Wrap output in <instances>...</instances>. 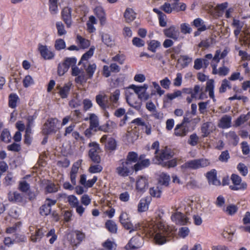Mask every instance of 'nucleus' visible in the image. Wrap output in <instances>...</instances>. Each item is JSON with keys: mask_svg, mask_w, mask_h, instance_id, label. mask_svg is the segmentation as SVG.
<instances>
[{"mask_svg": "<svg viewBox=\"0 0 250 250\" xmlns=\"http://www.w3.org/2000/svg\"><path fill=\"white\" fill-rule=\"evenodd\" d=\"M153 11L158 14L160 26L165 27L167 26V21H166V15L161 10L157 8H154Z\"/></svg>", "mask_w": 250, "mask_h": 250, "instance_id": "obj_30", "label": "nucleus"}, {"mask_svg": "<svg viewBox=\"0 0 250 250\" xmlns=\"http://www.w3.org/2000/svg\"><path fill=\"white\" fill-rule=\"evenodd\" d=\"M0 139L2 141L7 143L10 141V134L7 129H4L2 130L0 135Z\"/></svg>", "mask_w": 250, "mask_h": 250, "instance_id": "obj_49", "label": "nucleus"}, {"mask_svg": "<svg viewBox=\"0 0 250 250\" xmlns=\"http://www.w3.org/2000/svg\"><path fill=\"white\" fill-rule=\"evenodd\" d=\"M38 229L42 234V235H43V236L45 235L47 238L51 237V238L49 240V242L50 244H53L57 239L58 236L55 233V230L54 229H51L48 232H47V231L48 229L47 227H42L40 228H38Z\"/></svg>", "mask_w": 250, "mask_h": 250, "instance_id": "obj_12", "label": "nucleus"}, {"mask_svg": "<svg viewBox=\"0 0 250 250\" xmlns=\"http://www.w3.org/2000/svg\"><path fill=\"white\" fill-rule=\"evenodd\" d=\"M102 39L103 42L108 46H111L114 44L111 37L108 34H103Z\"/></svg>", "mask_w": 250, "mask_h": 250, "instance_id": "obj_50", "label": "nucleus"}, {"mask_svg": "<svg viewBox=\"0 0 250 250\" xmlns=\"http://www.w3.org/2000/svg\"><path fill=\"white\" fill-rule=\"evenodd\" d=\"M18 99L19 97L16 94L11 93L9 96V106L12 108H15Z\"/></svg>", "mask_w": 250, "mask_h": 250, "instance_id": "obj_45", "label": "nucleus"}, {"mask_svg": "<svg viewBox=\"0 0 250 250\" xmlns=\"http://www.w3.org/2000/svg\"><path fill=\"white\" fill-rule=\"evenodd\" d=\"M95 12L100 21L101 24L104 25L105 23V14L103 8L101 6L95 8Z\"/></svg>", "mask_w": 250, "mask_h": 250, "instance_id": "obj_29", "label": "nucleus"}, {"mask_svg": "<svg viewBox=\"0 0 250 250\" xmlns=\"http://www.w3.org/2000/svg\"><path fill=\"white\" fill-rule=\"evenodd\" d=\"M120 96V91L119 89L115 90L113 92L111 93L110 96L108 98V104L109 108L115 109L119 105V98Z\"/></svg>", "mask_w": 250, "mask_h": 250, "instance_id": "obj_11", "label": "nucleus"}, {"mask_svg": "<svg viewBox=\"0 0 250 250\" xmlns=\"http://www.w3.org/2000/svg\"><path fill=\"white\" fill-rule=\"evenodd\" d=\"M106 229L112 233H116L117 231V225L116 223L111 220H107L105 224Z\"/></svg>", "mask_w": 250, "mask_h": 250, "instance_id": "obj_32", "label": "nucleus"}, {"mask_svg": "<svg viewBox=\"0 0 250 250\" xmlns=\"http://www.w3.org/2000/svg\"><path fill=\"white\" fill-rule=\"evenodd\" d=\"M7 149L11 151L19 152L21 149V145L16 143H14L7 146Z\"/></svg>", "mask_w": 250, "mask_h": 250, "instance_id": "obj_64", "label": "nucleus"}, {"mask_svg": "<svg viewBox=\"0 0 250 250\" xmlns=\"http://www.w3.org/2000/svg\"><path fill=\"white\" fill-rule=\"evenodd\" d=\"M76 62L77 60L75 58H67L65 59L63 63L67 67V69H68L70 66H72V67L75 66Z\"/></svg>", "mask_w": 250, "mask_h": 250, "instance_id": "obj_63", "label": "nucleus"}, {"mask_svg": "<svg viewBox=\"0 0 250 250\" xmlns=\"http://www.w3.org/2000/svg\"><path fill=\"white\" fill-rule=\"evenodd\" d=\"M76 42L83 49L87 48L90 46V42L80 35H77Z\"/></svg>", "mask_w": 250, "mask_h": 250, "instance_id": "obj_35", "label": "nucleus"}, {"mask_svg": "<svg viewBox=\"0 0 250 250\" xmlns=\"http://www.w3.org/2000/svg\"><path fill=\"white\" fill-rule=\"evenodd\" d=\"M160 8L167 14H170L173 11L172 5L168 2H165L164 4L160 6Z\"/></svg>", "mask_w": 250, "mask_h": 250, "instance_id": "obj_60", "label": "nucleus"}, {"mask_svg": "<svg viewBox=\"0 0 250 250\" xmlns=\"http://www.w3.org/2000/svg\"><path fill=\"white\" fill-rule=\"evenodd\" d=\"M43 235L37 229L35 233H32L30 236L31 240L34 243H36L41 241Z\"/></svg>", "mask_w": 250, "mask_h": 250, "instance_id": "obj_46", "label": "nucleus"}, {"mask_svg": "<svg viewBox=\"0 0 250 250\" xmlns=\"http://www.w3.org/2000/svg\"><path fill=\"white\" fill-rule=\"evenodd\" d=\"M149 193L153 197L159 198L161 196V190L158 187H153L150 188Z\"/></svg>", "mask_w": 250, "mask_h": 250, "instance_id": "obj_57", "label": "nucleus"}, {"mask_svg": "<svg viewBox=\"0 0 250 250\" xmlns=\"http://www.w3.org/2000/svg\"><path fill=\"white\" fill-rule=\"evenodd\" d=\"M192 25L197 28V29H203V30L205 31L208 28L207 27L204 21L200 18L195 19L192 22Z\"/></svg>", "mask_w": 250, "mask_h": 250, "instance_id": "obj_40", "label": "nucleus"}, {"mask_svg": "<svg viewBox=\"0 0 250 250\" xmlns=\"http://www.w3.org/2000/svg\"><path fill=\"white\" fill-rule=\"evenodd\" d=\"M8 198L10 201L14 202H22L23 200V195L17 191L9 192Z\"/></svg>", "mask_w": 250, "mask_h": 250, "instance_id": "obj_24", "label": "nucleus"}, {"mask_svg": "<svg viewBox=\"0 0 250 250\" xmlns=\"http://www.w3.org/2000/svg\"><path fill=\"white\" fill-rule=\"evenodd\" d=\"M223 210L228 214L232 215L237 211L238 207L235 205L231 204L228 206L226 208H224Z\"/></svg>", "mask_w": 250, "mask_h": 250, "instance_id": "obj_48", "label": "nucleus"}, {"mask_svg": "<svg viewBox=\"0 0 250 250\" xmlns=\"http://www.w3.org/2000/svg\"><path fill=\"white\" fill-rule=\"evenodd\" d=\"M228 53V51L227 49H224L222 52H221L220 49L217 50L213 58V60L215 61L217 63H218L220 60L226 57Z\"/></svg>", "mask_w": 250, "mask_h": 250, "instance_id": "obj_36", "label": "nucleus"}, {"mask_svg": "<svg viewBox=\"0 0 250 250\" xmlns=\"http://www.w3.org/2000/svg\"><path fill=\"white\" fill-rule=\"evenodd\" d=\"M149 202L146 198L140 200L138 205V211L140 212L146 211L148 208Z\"/></svg>", "mask_w": 250, "mask_h": 250, "instance_id": "obj_34", "label": "nucleus"}, {"mask_svg": "<svg viewBox=\"0 0 250 250\" xmlns=\"http://www.w3.org/2000/svg\"><path fill=\"white\" fill-rule=\"evenodd\" d=\"M231 88V85L230 82L227 79H224L222 81L221 85L219 88L220 93H224L226 91L227 88Z\"/></svg>", "mask_w": 250, "mask_h": 250, "instance_id": "obj_53", "label": "nucleus"}, {"mask_svg": "<svg viewBox=\"0 0 250 250\" xmlns=\"http://www.w3.org/2000/svg\"><path fill=\"white\" fill-rule=\"evenodd\" d=\"M210 165V161L206 158L192 159L187 161L181 166L183 169L196 170L205 168Z\"/></svg>", "mask_w": 250, "mask_h": 250, "instance_id": "obj_2", "label": "nucleus"}, {"mask_svg": "<svg viewBox=\"0 0 250 250\" xmlns=\"http://www.w3.org/2000/svg\"><path fill=\"white\" fill-rule=\"evenodd\" d=\"M120 223L125 229L129 230V232L136 230L138 229L136 226H134L133 225V224L130 222L129 218L123 222H120Z\"/></svg>", "mask_w": 250, "mask_h": 250, "instance_id": "obj_43", "label": "nucleus"}, {"mask_svg": "<svg viewBox=\"0 0 250 250\" xmlns=\"http://www.w3.org/2000/svg\"><path fill=\"white\" fill-rule=\"evenodd\" d=\"M143 238L140 236L132 237L127 245L130 249H136L140 248L143 244Z\"/></svg>", "mask_w": 250, "mask_h": 250, "instance_id": "obj_19", "label": "nucleus"}, {"mask_svg": "<svg viewBox=\"0 0 250 250\" xmlns=\"http://www.w3.org/2000/svg\"><path fill=\"white\" fill-rule=\"evenodd\" d=\"M59 186L52 182H48L45 187V191L46 193H55L58 191Z\"/></svg>", "mask_w": 250, "mask_h": 250, "instance_id": "obj_38", "label": "nucleus"}, {"mask_svg": "<svg viewBox=\"0 0 250 250\" xmlns=\"http://www.w3.org/2000/svg\"><path fill=\"white\" fill-rule=\"evenodd\" d=\"M163 33L166 37L172 39L175 41L179 39L180 34L178 28L174 25L164 29Z\"/></svg>", "mask_w": 250, "mask_h": 250, "instance_id": "obj_10", "label": "nucleus"}, {"mask_svg": "<svg viewBox=\"0 0 250 250\" xmlns=\"http://www.w3.org/2000/svg\"><path fill=\"white\" fill-rule=\"evenodd\" d=\"M60 121L57 118H50L47 120L43 125L42 133L45 135H47L51 133H55L59 127Z\"/></svg>", "mask_w": 250, "mask_h": 250, "instance_id": "obj_7", "label": "nucleus"}, {"mask_svg": "<svg viewBox=\"0 0 250 250\" xmlns=\"http://www.w3.org/2000/svg\"><path fill=\"white\" fill-rule=\"evenodd\" d=\"M207 177L210 185L219 186L221 184L220 181L217 178V173L215 169L207 172Z\"/></svg>", "mask_w": 250, "mask_h": 250, "instance_id": "obj_20", "label": "nucleus"}, {"mask_svg": "<svg viewBox=\"0 0 250 250\" xmlns=\"http://www.w3.org/2000/svg\"><path fill=\"white\" fill-rule=\"evenodd\" d=\"M105 147L110 150H115L116 147V142L115 139L112 138H109L105 144Z\"/></svg>", "mask_w": 250, "mask_h": 250, "instance_id": "obj_54", "label": "nucleus"}, {"mask_svg": "<svg viewBox=\"0 0 250 250\" xmlns=\"http://www.w3.org/2000/svg\"><path fill=\"white\" fill-rule=\"evenodd\" d=\"M231 118L229 116L225 115L220 120L219 126L222 128H227L231 126Z\"/></svg>", "mask_w": 250, "mask_h": 250, "instance_id": "obj_27", "label": "nucleus"}, {"mask_svg": "<svg viewBox=\"0 0 250 250\" xmlns=\"http://www.w3.org/2000/svg\"><path fill=\"white\" fill-rule=\"evenodd\" d=\"M58 196L60 198H66L67 202L72 208H75L79 204L77 198L74 195H67L65 193H62L59 194Z\"/></svg>", "mask_w": 250, "mask_h": 250, "instance_id": "obj_22", "label": "nucleus"}, {"mask_svg": "<svg viewBox=\"0 0 250 250\" xmlns=\"http://www.w3.org/2000/svg\"><path fill=\"white\" fill-rule=\"evenodd\" d=\"M148 181L146 177L138 176L136 181V188L138 191L144 192L148 187Z\"/></svg>", "mask_w": 250, "mask_h": 250, "instance_id": "obj_15", "label": "nucleus"}, {"mask_svg": "<svg viewBox=\"0 0 250 250\" xmlns=\"http://www.w3.org/2000/svg\"><path fill=\"white\" fill-rule=\"evenodd\" d=\"M88 146L90 147L88 152L89 158L93 162L99 164L101 162L99 154L101 152L99 145L95 142H92L89 143Z\"/></svg>", "mask_w": 250, "mask_h": 250, "instance_id": "obj_6", "label": "nucleus"}, {"mask_svg": "<svg viewBox=\"0 0 250 250\" xmlns=\"http://www.w3.org/2000/svg\"><path fill=\"white\" fill-rule=\"evenodd\" d=\"M199 141V138L196 133H193L189 136L188 143L191 146H196Z\"/></svg>", "mask_w": 250, "mask_h": 250, "instance_id": "obj_47", "label": "nucleus"}, {"mask_svg": "<svg viewBox=\"0 0 250 250\" xmlns=\"http://www.w3.org/2000/svg\"><path fill=\"white\" fill-rule=\"evenodd\" d=\"M71 87V84L67 83L63 86H57V88L59 90L58 93L62 99L66 98L69 93Z\"/></svg>", "mask_w": 250, "mask_h": 250, "instance_id": "obj_21", "label": "nucleus"}, {"mask_svg": "<svg viewBox=\"0 0 250 250\" xmlns=\"http://www.w3.org/2000/svg\"><path fill=\"white\" fill-rule=\"evenodd\" d=\"M96 101L98 104L103 109L109 108L108 97L105 94H98L96 96Z\"/></svg>", "mask_w": 250, "mask_h": 250, "instance_id": "obj_17", "label": "nucleus"}, {"mask_svg": "<svg viewBox=\"0 0 250 250\" xmlns=\"http://www.w3.org/2000/svg\"><path fill=\"white\" fill-rule=\"evenodd\" d=\"M115 172L120 177H127L133 172V166L129 165L124 159H121L118 162Z\"/></svg>", "mask_w": 250, "mask_h": 250, "instance_id": "obj_3", "label": "nucleus"}, {"mask_svg": "<svg viewBox=\"0 0 250 250\" xmlns=\"http://www.w3.org/2000/svg\"><path fill=\"white\" fill-rule=\"evenodd\" d=\"M51 210V208H50V207H48V206H47V205H46L45 204L42 205L39 209L40 214L42 216L48 215V214H50Z\"/></svg>", "mask_w": 250, "mask_h": 250, "instance_id": "obj_51", "label": "nucleus"}, {"mask_svg": "<svg viewBox=\"0 0 250 250\" xmlns=\"http://www.w3.org/2000/svg\"><path fill=\"white\" fill-rule=\"evenodd\" d=\"M79 168V164L78 163H74L71 168L70 173V179L73 185L75 186L77 184L76 177Z\"/></svg>", "mask_w": 250, "mask_h": 250, "instance_id": "obj_23", "label": "nucleus"}, {"mask_svg": "<svg viewBox=\"0 0 250 250\" xmlns=\"http://www.w3.org/2000/svg\"><path fill=\"white\" fill-rule=\"evenodd\" d=\"M250 116V111L246 115H241L235 121V125L236 126H239L249 119Z\"/></svg>", "mask_w": 250, "mask_h": 250, "instance_id": "obj_39", "label": "nucleus"}, {"mask_svg": "<svg viewBox=\"0 0 250 250\" xmlns=\"http://www.w3.org/2000/svg\"><path fill=\"white\" fill-rule=\"evenodd\" d=\"M214 128L215 126L211 122L208 121L203 123L201 128L203 137H207L214 129Z\"/></svg>", "mask_w": 250, "mask_h": 250, "instance_id": "obj_18", "label": "nucleus"}, {"mask_svg": "<svg viewBox=\"0 0 250 250\" xmlns=\"http://www.w3.org/2000/svg\"><path fill=\"white\" fill-rule=\"evenodd\" d=\"M190 131L188 125H184L182 124H178L174 128V134L176 136L184 137Z\"/></svg>", "mask_w": 250, "mask_h": 250, "instance_id": "obj_14", "label": "nucleus"}, {"mask_svg": "<svg viewBox=\"0 0 250 250\" xmlns=\"http://www.w3.org/2000/svg\"><path fill=\"white\" fill-rule=\"evenodd\" d=\"M96 68V65L95 63L89 64L88 67L85 69L87 75L89 78H91L92 77L93 74Z\"/></svg>", "mask_w": 250, "mask_h": 250, "instance_id": "obj_61", "label": "nucleus"}, {"mask_svg": "<svg viewBox=\"0 0 250 250\" xmlns=\"http://www.w3.org/2000/svg\"><path fill=\"white\" fill-rule=\"evenodd\" d=\"M18 188L23 192H26L30 188V185L26 181H21Z\"/></svg>", "mask_w": 250, "mask_h": 250, "instance_id": "obj_56", "label": "nucleus"}, {"mask_svg": "<svg viewBox=\"0 0 250 250\" xmlns=\"http://www.w3.org/2000/svg\"><path fill=\"white\" fill-rule=\"evenodd\" d=\"M94 48L91 47L90 49L85 53L82 57L81 61L78 63V65H80L82 62L83 61H86L89 59L93 55Z\"/></svg>", "mask_w": 250, "mask_h": 250, "instance_id": "obj_58", "label": "nucleus"}, {"mask_svg": "<svg viewBox=\"0 0 250 250\" xmlns=\"http://www.w3.org/2000/svg\"><path fill=\"white\" fill-rule=\"evenodd\" d=\"M103 167L102 166L97 164L96 165H92L90 166L88 169V171L91 173H98L102 171Z\"/></svg>", "mask_w": 250, "mask_h": 250, "instance_id": "obj_55", "label": "nucleus"}, {"mask_svg": "<svg viewBox=\"0 0 250 250\" xmlns=\"http://www.w3.org/2000/svg\"><path fill=\"white\" fill-rule=\"evenodd\" d=\"M214 81L210 80L207 82L206 90L208 92L209 96L212 98L213 101H215L214 95Z\"/></svg>", "mask_w": 250, "mask_h": 250, "instance_id": "obj_33", "label": "nucleus"}, {"mask_svg": "<svg viewBox=\"0 0 250 250\" xmlns=\"http://www.w3.org/2000/svg\"><path fill=\"white\" fill-rule=\"evenodd\" d=\"M56 28L59 36H61L66 33V31L64 29V25L61 21L56 22Z\"/></svg>", "mask_w": 250, "mask_h": 250, "instance_id": "obj_59", "label": "nucleus"}, {"mask_svg": "<svg viewBox=\"0 0 250 250\" xmlns=\"http://www.w3.org/2000/svg\"><path fill=\"white\" fill-rule=\"evenodd\" d=\"M38 49L42 57L44 60H52L55 57V53L52 51L50 47L39 43Z\"/></svg>", "mask_w": 250, "mask_h": 250, "instance_id": "obj_9", "label": "nucleus"}, {"mask_svg": "<svg viewBox=\"0 0 250 250\" xmlns=\"http://www.w3.org/2000/svg\"><path fill=\"white\" fill-rule=\"evenodd\" d=\"M173 156V153L171 149L167 147H165L160 150V152L155 155V159L153 160L155 164L163 165L165 161L170 159Z\"/></svg>", "mask_w": 250, "mask_h": 250, "instance_id": "obj_5", "label": "nucleus"}, {"mask_svg": "<svg viewBox=\"0 0 250 250\" xmlns=\"http://www.w3.org/2000/svg\"><path fill=\"white\" fill-rule=\"evenodd\" d=\"M89 120L90 129L96 130L99 125V121L97 116L94 114H92L90 116Z\"/></svg>", "mask_w": 250, "mask_h": 250, "instance_id": "obj_37", "label": "nucleus"}, {"mask_svg": "<svg viewBox=\"0 0 250 250\" xmlns=\"http://www.w3.org/2000/svg\"><path fill=\"white\" fill-rule=\"evenodd\" d=\"M148 88L147 84L145 83L143 85H136L131 84L129 86L128 88L132 89L138 95V97L141 101H146L150 98V95L146 92Z\"/></svg>", "mask_w": 250, "mask_h": 250, "instance_id": "obj_4", "label": "nucleus"}, {"mask_svg": "<svg viewBox=\"0 0 250 250\" xmlns=\"http://www.w3.org/2000/svg\"><path fill=\"white\" fill-rule=\"evenodd\" d=\"M49 11L52 15H55L58 13V0H49Z\"/></svg>", "mask_w": 250, "mask_h": 250, "instance_id": "obj_41", "label": "nucleus"}, {"mask_svg": "<svg viewBox=\"0 0 250 250\" xmlns=\"http://www.w3.org/2000/svg\"><path fill=\"white\" fill-rule=\"evenodd\" d=\"M136 13L130 8H127L124 14V17L126 22H130L136 18Z\"/></svg>", "mask_w": 250, "mask_h": 250, "instance_id": "obj_25", "label": "nucleus"}, {"mask_svg": "<svg viewBox=\"0 0 250 250\" xmlns=\"http://www.w3.org/2000/svg\"><path fill=\"white\" fill-rule=\"evenodd\" d=\"M226 136L229 142L233 146H236L237 145L239 142V138L234 131H229L226 134Z\"/></svg>", "mask_w": 250, "mask_h": 250, "instance_id": "obj_28", "label": "nucleus"}, {"mask_svg": "<svg viewBox=\"0 0 250 250\" xmlns=\"http://www.w3.org/2000/svg\"><path fill=\"white\" fill-rule=\"evenodd\" d=\"M144 231L150 236H154V240L157 245L165 244L168 241L167 238L173 234L172 229L162 222L151 223L146 225Z\"/></svg>", "mask_w": 250, "mask_h": 250, "instance_id": "obj_1", "label": "nucleus"}, {"mask_svg": "<svg viewBox=\"0 0 250 250\" xmlns=\"http://www.w3.org/2000/svg\"><path fill=\"white\" fill-rule=\"evenodd\" d=\"M74 233L75 234L76 239L78 242L76 243L75 240H71V243L72 245L77 247L83 240H84L85 238V235L84 232H83L82 231L78 230H75Z\"/></svg>", "mask_w": 250, "mask_h": 250, "instance_id": "obj_26", "label": "nucleus"}, {"mask_svg": "<svg viewBox=\"0 0 250 250\" xmlns=\"http://www.w3.org/2000/svg\"><path fill=\"white\" fill-rule=\"evenodd\" d=\"M71 12V9L68 7H64L62 12V19L67 27H70L72 24Z\"/></svg>", "mask_w": 250, "mask_h": 250, "instance_id": "obj_16", "label": "nucleus"}, {"mask_svg": "<svg viewBox=\"0 0 250 250\" xmlns=\"http://www.w3.org/2000/svg\"><path fill=\"white\" fill-rule=\"evenodd\" d=\"M138 161V154L137 153L130 151L129 152L125 161L129 165L133 166V163H136Z\"/></svg>", "mask_w": 250, "mask_h": 250, "instance_id": "obj_31", "label": "nucleus"}, {"mask_svg": "<svg viewBox=\"0 0 250 250\" xmlns=\"http://www.w3.org/2000/svg\"><path fill=\"white\" fill-rule=\"evenodd\" d=\"M235 232L234 229H231V228L227 229L222 232L223 236L227 239L229 241H231L232 239V236Z\"/></svg>", "mask_w": 250, "mask_h": 250, "instance_id": "obj_44", "label": "nucleus"}, {"mask_svg": "<svg viewBox=\"0 0 250 250\" xmlns=\"http://www.w3.org/2000/svg\"><path fill=\"white\" fill-rule=\"evenodd\" d=\"M161 43L160 42L156 40H152L148 44V49L153 52L156 51V49L160 47Z\"/></svg>", "mask_w": 250, "mask_h": 250, "instance_id": "obj_52", "label": "nucleus"}, {"mask_svg": "<svg viewBox=\"0 0 250 250\" xmlns=\"http://www.w3.org/2000/svg\"><path fill=\"white\" fill-rule=\"evenodd\" d=\"M231 180L233 185L229 186V188L233 190H245L247 188V184L246 182H241V178L235 174L231 176Z\"/></svg>", "mask_w": 250, "mask_h": 250, "instance_id": "obj_8", "label": "nucleus"}, {"mask_svg": "<svg viewBox=\"0 0 250 250\" xmlns=\"http://www.w3.org/2000/svg\"><path fill=\"white\" fill-rule=\"evenodd\" d=\"M170 181V177L165 173H162L159 175V182L162 185L167 186Z\"/></svg>", "mask_w": 250, "mask_h": 250, "instance_id": "obj_42", "label": "nucleus"}, {"mask_svg": "<svg viewBox=\"0 0 250 250\" xmlns=\"http://www.w3.org/2000/svg\"><path fill=\"white\" fill-rule=\"evenodd\" d=\"M171 219L176 224L180 225H184L188 222V218L184 214L179 211L174 213L171 215Z\"/></svg>", "mask_w": 250, "mask_h": 250, "instance_id": "obj_13", "label": "nucleus"}, {"mask_svg": "<svg viewBox=\"0 0 250 250\" xmlns=\"http://www.w3.org/2000/svg\"><path fill=\"white\" fill-rule=\"evenodd\" d=\"M65 43L64 41L62 39H57L55 41V48L57 50H60L65 48Z\"/></svg>", "mask_w": 250, "mask_h": 250, "instance_id": "obj_62", "label": "nucleus"}]
</instances>
